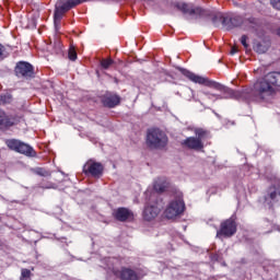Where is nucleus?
Listing matches in <instances>:
<instances>
[{
  "label": "nucleus",
  "mask_w": 280,
  "mask_h": 280,
  "mask_svg": "<svg viewBox=\"0 0 280 280\" xmlns=\"http://www.w3.org/2000/svg\"><path fill=\"white\" fill-rule=\"evenodd\" d=\"M185 211V201H183V195L179 192L177 199L172 200L164 211L165 218L167 220H174L178 218Z\"/></svg>",
  "instance_id": "obj_5"
},
{
  "label": "nucleus",
  "mask_w": 280,
  "mask_h": 280,
  "mask_svg": "<svg viewBox=\"0 0 280 280\" xmlns=\"http://www.w3.org/2000/svg\"><path fill=\"white\" fill-rule=\"evenodd\" d=\"M280 86V72H269L254 84V95L256 100H268Z\"/></svg>",
  "instance_id": "obj_2"
},
{
  "label": "nucleus",
  "mask_w": 280,
  "mask_h": 280,
  "mask_svg": "<svg viewBox=\"0 0 280 280\" xmlns=\"http://www.w3.org/2000/svg\"><path fill=\"white\" fill-rule=\"evenodd\" d=\"M278 34H279V36H280V28L278 30Z\"/></svg>",
  "instance_id": "obj_32"
},
{
  "label": "nucleus",
  "mask_w": 280,
  "mask_h": 280,
  "mask_svg": "<svg viewBox=\"0 0 280 280\" xmlns=\"http://www.w3.org/2000/svg\"><path fill=\"white\" fill-rule=\"evenodd\" d=\"M280 198V179H275L273 185L267 189L265 195V206L269 209L277 202Z\"/></svg>",
  "instance_id": "obj_10"
},
{
  "label": "nucleus",
  "mask_w": 280,
  "mask_h": 280,
  "mask_svg": "<svg viewBox=\"0 0 280 280\" xmlns=\"http://www.w3.org/2000/svg\"><path fill=\"white\" fill-rule=\"evenodd\" d=\"M178 69L180 73L185 75V78H188V80H190V82H194L195 84H202L203 86H208L209 89H214L215 91H220L221 93H223V96L208 94L209 100H242V97L246 96V92L235 91L233 89L226 88L221 83L210 80L209 78L198 75L185 68Z\"/></svg>",
  "instance_id": "obj_1"
},
{
  "label": "nucleus",
  "mask_w": 280,
  "mask_h": 280,
  "mask_svg": "<svg viewBox=\"0 0 280 280\" xmlns=\"http://www.w3.org/2000/svg\"><path fill=\"white\" fill-rule=\"evenodd\" d=\"M51 188H54L52 185H48V186L44 187V189H51Z\"/></svg>",
  "instance_id": "obj_30"
},
{
  "label": "nucleus",
  "mask_w": 280,
  "mask_h": 280,
  "mask_svg": "<svg viewBox=\"0 0 280 280\" xmlns=\"http://www.w3.org/2000/svg\"><path fill=\"white\" fill-rule=\"evenodd\" d=\"M153 189L158 194H163V191H167V189H170V180L166 179V177H158L154 180Z\"/></svg>",
  "instance_id": "obj_15"
},
{
  "label": "nucleus",
  "mask_w": 280,
  "mask_h": 280,
  "mask_svg": "<svg viewBox=\"0 0 280 280\" xmlns=\"http://www.w3.org/2000/svg\"><path fill=\"white\" fill-rule=\"evenodd\" d=\"M161 209L156 206H145L143 210V218L147 220V222H150L151 220H154L156 215H159Z\"/></svg>",
  "instance_id": "obj_16"
},
{
  "label": "nucleus",
  "mask_w": 280,
  "mask_h": 280,
  "mask_svg": "<svg viewBox=\"0 0 280 280\" xmlns=\"http://www.w3.org/2000/svg\"><path fill=\"white\" fill-rule=\"evenodd\" d=\"M10 102H12V95L11 94L0 95V105L1 104H10Z\"/></svg>",
  "instance_id": "obj_21"
},
{
  "label": "nucleus",
  "mask_w": 280,
  "mask_h": 280,
  "mask_svg": "<svg viewBox=\"0 0 280 280\" xmlns=\"http://www.w3.org/2000/svg\"><path fill=\"white\" fill-rule=\"evenodd\" d=\"M268 47L269 46L266 44L258 43L255 46V51H257V54H266V51H268Z\"/></svg>",
  "instance_id": "obj_19"
},
{
  "label": "nucleus",
  "mask_w": 280,
  "mask_h": 280,
  "mask_svg": "<svg viewBox=\"0 0 280 280\" xmlns=\"http://www.w3.org/2000/svg\"><path fill=\"white\" fill-rule=\"evenodd\" d=\"M272 8L280 10V0H270Z\"/></svg>",
  "instance_id": "obj_26"
},
{
  "label": "nucleus",
  "mask_w": 280,
  "mask_h": 280,
  "mask_svg": "<svg viewBox=\"0 0 280 280\" xmlns=\"http://www.w3.org/2000/svg\"><path fill=\"white\" fill-rule=\"evenodd\" d=\"M248 40V37L246 35H243L241 37V44L243 45V47H245V49H247L248 44L246 43Z\"/></svg>",
  "instance_id": "obj_27"
},
{
  "label": "nucleus",
  "mask_w": 280,
  "mask_h": 280,
  "mask_svg": "<svg viewBox=\"0 0 280 280\" xmlns=\"http://www.w3.org/2000/svg\"><path fill=\"white\" fill-rule=\"evenodd\" d=\"M36 174L38 176H51V172L45 170V168H37Z\"/></svg>",
  "instance_id": "obj_25"
},
{
  "label": "nucleus",
  "mask_w": 280,
  "mask_h": 280,
  "mask_svg": "<svg viewBox=\"0 0 280 280\" xmlns=\"http://www.w3.org/2000/svg\"><path fill=\"white\" fill-rule=\"evenodd\" d=\"M119 102H120L119 96L110 95L105 98L104 104H105V106H108V108H115V106H117V104H119Z\"/></svg>",
  "instance_id": "obj_18"
},
{
  "label": "nucleus",
  "mask_w": 280,
  "mask_h": 280,
  "mask_svg": "<svg viewBox=\"0 0 280 280\" xmlns=\"http://www.w3.org/2000/svg\"><path fill=\"white\" fill-rule=\"evenodd\" d=\"M11 126H14V121L0 109V128H10Z\"/></svg>",
  "instance_id": "obj_17"
},
{
  "label": "nucleus",
  "mask_w": 280,
  "mask_h": 280,
  "mask_svg": "<svg viewBox=\"0 0 280 280\" xmlns=\"http://www.w3.org/2000/svg\"><path fill=\"white\" fill-rule=\"evenodd\" d=\"M68 58L69 60H72V62H74V60H78V52L75 51V47L71 46L69 48Z\"/></svg>",
  "instance_id": "obj_20"
},
{
  "label": "nucleus",
  "mask_w": 280,
  "mask_h": 280,
  "mask_svg": "<svg viewBox=\"0 0 280 280\" xmlns=\"http://www.w3.org/2000/svg\"><path fill=\"white\" fill-rule=\"evenodd\" d=\"M89 0H58L55 5V14H54V23L55 30H60V21H62V16H65V12H69L71 8H75V5H80V3H85Z\"/></svg>",
  "instance_id": "obj_3"
},
{
  "label": "nucleus",
  "mask_w": 280,
  "mask_h": 280,
  "mask_svg": "<svg viewBox=\"0 0 280 280\" xmlns=\"http://www.w3.org/2000/svg\"><path fill=\"white\" fill-rule=\"evenodd\" d=\"M237 233V224L235 220L228 219L221 223L220 230L217 232V237H233Z\"/></svg>",
  "instance_id": "obj_11"
},
{
  "label": "nucleus",
  "mask_w": 280,
  "mask_h": 280,
  "mask_svg": "<svg viewBox=\"0 0 280 280\" xmlns=\"http://www.w3.org/2000/svg\"><path fill=\"white\" fill-rule=\"evenodd\" d=\"M149 191L145 192V196H148Z\"/></svg>",
  "instance_id": "obj_33"
},
{
  "label": "nucleus",
  "mask_w": 280,
  "mask_h": 280,
  "mask_svg": "<svg viewBox=\"0 0 280 280\" xmlns=\"http://www.w3.org/2000/svg\"><path fill=\"white\" fill-rule=\"evenodd\" d=\"M147 145L153 150L165 148L167 145V136L161 129H149L147 132Z\"/></svg>",
  "instance_id": "obj_4"
},
{
  "label": "nucleus",
  "mask_w": 280,
  "mask_h": 280,
  "mask_svg": "<svg viewBox=\"0 0 280 280\" xmlns=\"http://www.w3.org/2000/svg\"><path fill=\"white\" fill-rule=\"evenodd\" d=\"M61 51H62V44H60V42H55L52 54H60Z\"/></svg>",
  "instance_id": "obj_24"
},
{
  "label": "nucleus",
  "mask_w": 280,
  "mask_h": 280,
  "mask_svg": "<svg viewBox=\"0 0 280 280\" xmlns=\"http://www.w3.org/2000/svg\"><path fill=\"white\" fill-rule=\"evenodd\" d=\"M84 174H90L94 178H100L104 172V166L102 163L95 162L93 160L88 161L83 166Z\"/></svg>",
  "instance_id": "obj_12"
},
{
  "label": "nucleus",
  "mask_w": 280,
  "mask_h": 280,
  "mask_svg": "<svg viewBox=\"0 0 280 280\" xmlns=\"http://www.w3.org/2000/svg\"><path fill=\"white\" fill-rule=\"evenodd\" d=\"M113 62V59H103L101 61V67H103V69H109Z\"/></svg>",
  "instance_id": "obj_23"
},
{
  "label": "nucleus",
  "mask_w": 280,
  "mask_h": 280,
  "mask_svg": "<svg viewBox=\"0 0 280 280\" xmlns=\"http://www.w3.org/2000/svg\"><path fill=\"white\" fill-rule=\"evenodd\" d=\"M30 277H32V271L30 269H22L20 280H30Z\"/></svg>",
  "instance_id": "obj_22"
},
{
  "label": "nucleus",
  "mask_w": 280,
  "mask_h": 280,
  "mask_svg": "<svg viewBox=\"0 0 280 280\" xmlns=\"http://www.w3.org/2000/svg\"><path fill=\"white\" fill-rule=\"evenodd\" d=\"M15 73L21 78H32L34 75V67L30 62L20 61L15 67Z\"/></svg>",
  "instance_id": "obj_13"
},
{
  "label": "nucleus",
  "mask_w": 280,
  "mask_h": 280,
  "mask_svg": "<svg viewBox=\"0 0 280 280\" xmlns=\"http://www.w3.org/2000/svg\"><path fill=\"white\" fill-rule=\"evenodd\" d=\"M235 54H237V48L233 47L231 49V56H235Z\"/></svg>",
  "instance_id": "obj_28"
},
{
  "label": "nucleus",
  "mask_w": 280,
  "mask_h": 280,
  "mask_svg": "<svg viewBox=\"0 0 280 280\" xmlns=\"http://www.w3.org/2000/svg\"><path fill=\"white\" fill-rule=\"evenodd\" d=\"M104 261L107 264L105 268H107V270H112L115 277H119L121 280H139L137 273L131 269H122L120 273L115 270V267H113V258H105Z\"/></svg>",
  "instance_id": "obj_9"
},
{
  "label": "nucleus",
  "mask_w": 280,
  "mask_h": 280,
  "mask_svg": "<svg viewBox=\"0 0 280 280\" xmlns=\"http://www.w3.org/2000/svg\"><path fill=\"white\" fill-rule=\"evenodd\" d=\"M3 58V47L0 45V60Z\"/></svg>",
  "instance_id": "obj_29"
},
{
  "label": "nucleus",
  "mask_w": 280,
  "mask_h": 280,
  "mask_svg": "<svg viewBox=\"0 0 280 280\" xmlns=\"http://www.w3.org/2000/svg\"><path fill=\"white\" fill-rule=\"evenodd\" d=\"M222 23L223 25L226 23V18L222 16Z\"/></svg>",
  "instance_id": "obj_31"
},
{
  "label": "nucleus",
  "mask_w": 280,
  "mask_h": 280,
  "mask_svg": "<svg viewBox=\"0 0 280 280\" xmlns=\"http://www.w3.org/2000/svg\"><path fill=\"white\" fill-rule=\"evenodd\" d=\"M5 144L13 152H19V154H24V156H36V151L30 144L21 142L16 139L7 140Z\"/></svg>",
  "instance_id": "obj_7"
},
{
  "label": "nucleus",
  "mask_w": 280,
  "mask_h": 280,
  "mask_svg": "<svg viewBox=\"0 0 280 280\" xmlns=\"http://www.w3.org/2000/svg\"><path fill=\"white\" fill-rule=\"evenodd\" d=\"M176 8H178L183 14L188 16V19H202V16H209L208 10L185 2L177 3Z\"/></svg>",
  "instance_id": "obj_6"
},
{
  "label": "nucleus",
  "mask_w": 280,
  "mask_h": 280,
  "mask_svg": "<svg viewBox=\"0 0 280 280\" xmlns=\"http://www.w3.org/2000/svg\"><path fill=\"white\" fill-rule=\"evenodd\" d=\"M195 135L196 137L186 138L183 143L186 145V148H189V150H202V148H205L202 139H205L207 131L202 128H196Z\"/></svg>",
  "instance_id": "obj_8"
},
{
  "label": "nucleus",
  "mask_w": 280,
  "mask_h": 280,
  "mask_svg": "<svg viewBox=\"0 0 280 280\" xmlns=\"http://www.w3.org/2000/svg\"><path fill=\"white\" fill-rule=\"evenodd\" d=\"M113 215L119 222H126L135 218V214L128 208H118L114 210Z\"/></svg>",
  "instance_id": "obj_14"
}]
</instances>
